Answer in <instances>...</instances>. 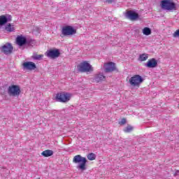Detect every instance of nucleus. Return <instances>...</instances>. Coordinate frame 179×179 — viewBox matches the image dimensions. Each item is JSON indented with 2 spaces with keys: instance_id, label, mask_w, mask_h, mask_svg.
<instances>
[{
  "instance_id": "obj_24",
  "label": "nucleus",
  "mask_w": 179,
  "mask_h": 179,
  "mask_svg": "<svg viewBox=\"0 0 179 179\" xmlns=\"http://www.w3.org/2000/svg\"><path fill=\"white\" fill-rule=\"evenodd\" d=\"M133 128L131 126H127L125 129H124V132H131V131H132Z\"/></svg>"
},
{
  "instance_id": "obj_4",
  "label": "nucleus",
  "mask_w": 179,
  "mask_h": 179,
  "mask_svg": "<svg viewBox=\"0 0 179 179\" xmlns=\"http://www.w3.org/2000/svg\"><path fill=\"white\" fill-rule=\"evenodd\" d=\"M143 82V78L139 75H134L129 79V83L131 87H139Z\"/></svg>"
},
{
  "instance_id": "obj_15",
  "label": "nucleus",
  "mask_w": 179,
  "mask_h": 179,
  "mask_svg": "<svg viewBox=\"0 0 179 179\" xmlns=\"http://www.w3.org/2000/svg\"><path fill=\"white\" fill-rule=\"evenodd\" d=\"M106 79V76L103 75V73H98L95 75V77L94 78V82H96V83H99V82H101L102 80H104Z\"/></svg>"
},
{
  "instance_id": "obj_22",
  "label": "nucleus",
  "mask_w": 179,
  "mask_h": 179,
  "mask_svg": "<svg viewBox=\"0 0 179 179\" xmlns=\"http://www.w3.org/2000/svg\"><path fill=\"white\" fill-rule=\"evenodd\" d=\"M43 57H44V55L35 54L32 56V58L33 59H36L38 61H40L41 58H43Z\"/></svg>"
},
{
  "instance_id": "obj_23",
  "label": "nucleus",
  "mask_w": 179,
  "mask_h": 179,
  "mask_svg": "<svg viewBox=\"0 0 179 179\" xmlns=\"http://www.w3.org/2000/svg\"><path fill=\"white\" fill-rule=\"evenodd\" d=\"M173 37L175 38H179V29L176 30L173 34Z\"/></svg>"
},
{
  "instance_id": "obj_21",
  "label": "nucleus",
  "mask_w": 179,
  "mask_h": 179,
  "mask_svg": "<svg viewBox=\"0 0 179 179\" xmlns=\"http://www.w3.org/2000/svg\"><path fill=\"white\" fill-rule=\"evenodd\" d=\"M87 157L88 160H91V161L96 160V155L94 153L88 154Z\"/></svg>"
},
{
  "instance_id": "obj_18",
  "label": "nucleus",
  "mask_w": 179,
  "mask_h": 179,
  "mask_svg": "<svg viewBox=\"0 0 179 179\" xmlns=\"http://www.w3.org/2000/svg\"><path fill=\"white\" fill-rule=\"evenodd\" d=\"M5 30H6L8 33H12L15 31V26L10 24H8L5 27Z\"/></svg>"
},
{
  "instance_id": "obj_26",
  "label": "nucleus",
  "mask_w": 179,
  "mask_h": 179,
  "mask_svg": "<svg viewBox=\"0 0 179 179\" xmlns=\"http://www.w3.org/2000/svg\"><path fill=\"white\" fill-rule=\"evenodd\" d=\"M106 2H108V3H113V2H115V0H106Z\"/></svg>"
},
{
  "instance_id": "obj_11",
  "label": "nucleus",
  "mask_w": 179,
  "mask_h": 179,
  "mask_svg": "<svg viewBox=\"0 0 179 179\" xmlns=\"http://www.w3.org/2000/svg\"><path fill=\"white\" fill-rule=\"evenodd\" d=\"M1 50L2 52L6 54V55H8V54H10L12 51H13V47L10 43H6L1 48Z\"/></svg>"
},
{
  "instance_id": "obj_1",
  "label": "nucleus",
  "mask_w": 179,
  "mask_h": 179,
  "mask_svg": "<svg viewBox=\"0 0 179 179\" xmlns=\"http://www.w3.org/2000/svg\"><path fill=\"white\" fill-rule=\"evenodd\" d=\"M16 44L19 47H23V45H27L28 47H33L36 45V41L27 38L23 35H19L17 36L16 39Z\"/></svg>"
},
{
  "instance_id": "obj_12",
  "label": "nucleus",
  "mask_w": 179,
  "mask_h": 179,
  "mask_svg": "<svg viewBox=\"0 0 179 179\" xmlns=\"http://www.w3.org/2000/svg\"><path fill=\"white\" fill-rule=\"evenodd\" d=\"M105 72H113L115 71V64L113 62H108L103 64Z\"/></svg>"
},
{
  "instance_id": "obj_10",
  "label": "nucleus",
  "mask_w": 179,
  "mask_h": 179,
  "mask_svg": "<svg viewBox=\"0 0 179 179\" xmlns=\"http://www.w3.org/2000/svg\"><path fill=\"white\" fill-rule=\"evenodd\" d=\"M59 50L58 49L51 50L46 52L45 55L48 57V58H58L60 55Z\"/></svg>"
},
{
  "instance_id": "obj_2",
  "label": "nucleus",
  "mask_w": 179,
  "mask_h": 179,
  "mask_svg": "<svg viewBox=\"0 0 179 179\" xmlns=\"http://www.w3.org/2000/svg\"><path fill=\"white\" fill-rule=\"evenodd\" d=\"M160 7L166 12L177 10V5L174 3V0H162L160 2Z\"/></svg>"
},
{
  "instance_id": "obj_27",
  "label": "nucleus",
  "mask_w": 179,
  "mask_h": 179,
  "mask_svg": "<svg viewBox=\"0 0 179 179\" xmlns=\"http://www.w3.org/2000/svg\"><path fill=\"white\" fill-rule=\"evenodd\" d=\"M174 176H179V171H176L174 173Z\"/></svg>"
},
{
  "instance_id": "obj_25",
  "label": "nucleus",
  "mask_w": 179,
  "mask_h": 179,
  "mask_svg": "<svg viewBox=\"0 0 179 179\" xmlns=\"http://www.w3.org/2000/svg\"><path fill=\"white\" fill-rule=\"evenodd\" d=\"M127 122V120L125 119H122L120 122H119L120 125H124Z\"/></svg>"
},
{
  "instance_id": "obj_9",
  "label": "nucleus",
  "mask_w": 179,
  "mask_h": 179,
  "mask_svg": "<svg viewBox=\"0 0 179 179\" xmlns=\"http://www.w3.org/2000/svg\"><path fill=\"white\" fill-rule=\"evenodd\" d=\"M22 68L27 71H34V69L36 68V66L34 62H25L22 64Z\"/></svg>"
},
{
  "instance_id": "obj_13",
  "label": "nucleus",
  "mask_w": 179,
  "mask_h": 179,
  "mask_svg": "<svg viewBox=\"0 0 179 179\" xmlns=\"http://www.w3.org/2000/svg\"><path fill=\"white\" fill-rule=\"evenodd\" d=\"M145 66L147 68H156L157 66V60L155 58L149 59Z\"/></svg>"
},
{
  "instance_id": "obj_14",
  "label": "nucleus",
  "mask_w": 179,
  "mask_h": 179,
  "mask_svg": "<svg viewBox=\"0 0 179 179\" xmlns=\"http://www.w3.org/2000/svg\"><path fill=\"white\" fill-rule=\"evenodd\" d=\"M127 17H128V19H130V20H136V19L139 17V15H138V13L129 10L127 13Z\"/></svg>"
},
{
  "instance_id": "obj_5",
  "label": "nucleus",
  "mask_w": 179,
  "mask_h": 179,
  "mask_svg": "<svg viewBox=\"0 0 179 179\" xmlns=\"http://www.w3.org/2000/svg\"><path fill=\"white\" fill-rule=\"evenodd\" d=\"M20 87L16 85H12L8 87V93L13 97H18L20 95Z\"/></svg>"
},
{
  "instance_id": "obj_7",
  "label": "nucleus",
  "mask_w": 179,
  "mask_h": 179,
  "mask_svg": "<svg viewBox=\"0 0 179 179\" xmlns=\"http://www.w3.org/2000/svg\"><path fill=\"white\" fill-rule=\"evenodd\" d=\"M78 71L80 72H90V71H93V69L89 62L85 61L79 64Z\"/></svg>"
},
{
  "instance_id": "obj_16",
  "label": "nucleus",
  "mask_w": 179,
  "mask_h": 179,
  "mask_svg": "<svg viewBox=\"0 0 179 179\" xmlns=\"http://www.w3.org/2000/svg\"><path fill=\"white\" fill-rule=\"evenodd\" d=\"M41 155L44 157H50V156H52V155H54V152L51 150H46L43 151L41 153Z\"/></svg>"
},
{
  "instance_id": "obj_17",
  "label": "nucleus",
  "mask_w": 179,
  "mask_h": 179,
  "mask_svg": "<svg viewBox=\"0 0 179 179\" xmlns=\"http://www.w3.org/2000/svg\"><path fill=\"white\" fill-rule=\"evenodd\" d=\"M142 33L144 36H150V34H152V29L147 27H144L142 30Z\"/></svg>"
},
{
  "instance_id": "obj_20",
  "label": "nucleus",
  "mask_w": 179,
  "mask_h": 179,
  "mask_svg": "<svg viewBox=\"0 0 179 179\" xmlns=\"http://www.w3.org/2000/svg\"><path fill=\"white\" fill-rule=\"evenodd\" d=\"M149 58V55L146 53H143L139 55L138 60L143 62V61H146Z\"/></svg>"
},
{
  "instance_id": "obj_6",
  "label": "nucleus",
  "mask_w": 179,
  "mask_h": 179,
  "mask_svg": "<svg viewBox=\"0 0 179 179\" xmlns=\"http://www.w3.org/2000/svg\"><path fill=\"white\" fill-rule=\"evenodd\" d=\"M57 101L60 103H66L71 100V94L68 92H60L56 94Z\"/></svg>"
},
{
  "instance_id": "obj_19",
  "label": "nucleus",
  "mask_w": 179,
  "mask_h": 179,
  "mask_svg": "<svg viewBox=\"0 0 179 179\" xmlns=\"http://www.w3.org/2000/svg\"><path fill=\"white\" fill-rule=\"evenodd\" d=\"M8 23V18L5 15L0 16V26H3Z\"/></svg>"
},
{
  "instance_id": "obj_8",
  "label": "nucleus",
  "mask_w": 179,
  "mask_h": 179,
  "mask_svg": "<svg viewBox=\"0 0 179 179\" xmlns=\"http://www.w3.org/2000/svg\"><path fill=\"white\" fill-rule=\"evenodd\" d=\"M62 34L63 36H73V34H76V29H74L71 26L63 27Z\"/></svg>"
},
{
  "instance_id": "obj_3",
  "label": "nucleus",
  "mask_w": 179,
  "mask_h": 179,
  "mask_svg": "<svg viewBox=\"0 0 179 179\" xmlns=\"http://www.w3.org/2000/svg\"><path fill=\"white\" fill-rule=\"evenodd\" d=\"M73 163H75V164H78L77 166V169L78 170L85 171V170H86V163H87V159L86 157H83L80 155H77L73 157Z\"/></svg>"
}]
</instances>
